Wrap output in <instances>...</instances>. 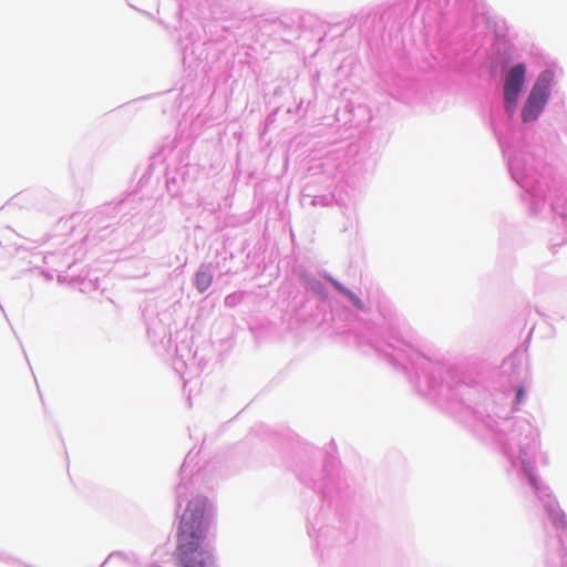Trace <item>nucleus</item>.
<instances>
[{
  "instance_id": "1",
  "label": "nucleus",
  "mask_w": 567,
  "mask_h": 567,
  "mask_svg": "<svg viewBox=\"0 0 567 567\" xmlns=\"http://www.w3.org/2000/svg\"><path fill=\"white\" fill-rule=\"evenodd\" d=\"M209 527V502L195 496L186 505L177 526L173 557L181 567H216V560L204 543Z\"/></svg>"
},
{
  "instance_id": "2",
  "label": "nucleus",
  "mask_w": 567,
  "mask_h": 567,
  "mask_svg": "<svg viewBox=\"0 0 567 567\" xmlns=\"http://www.w3.org/2000/svg\"><path fill=\"white\" fill-rule=\"evenodd\" d=\"M550 81L551 74L548 71L543 72L538 76L522 111V118L524 122H533L538 117L547 103Z\"/></svg>"
},
{
  "instance_id": "3",
  "label": "nucleus",
  "mask_w": 567,
  "mask_h": 567,
  "mask_svg": "<svg viewBox=\"0 0 567 567\" xmlns=\"http://www.w3.org/2000/svg\"><path fill=\"white\" fill-rule=\"evenodd\" d=\"M526 68L523 63L514 65L507 73L504 83L505 109L513 114L525 82Z\"/></svg>"
},
{
  "instance_id": "4",
  "label": "nucleus",
  "mask_w": 567,
  "mask_h": 567,
  "mask_svg": "<svg viewBox=\"0 0 567 567\" xmlns=\"http://www.w3.org/2000/svg\"><path fill=\"white\" fill-rule=\"evenodd\" d=\"M213 282V275L207 270H200L196 274L195 284L200 292L206 291Z\"/></svg>"
},
{
  "instance_id": "5",
  "label": "nucleus",
  "mask_w": 567,
  "mask_h": 567,
  "mask_svg": "<svg viewBox=\"0 0 567 567\" xmlns=\"http://www.w3.org/2000/svg\"><path fill=\"white\" fill-rule=\"evenodd\" d=\"M347 297L351 300V302L354 305V307H357L358 309H363L364 308V305L362 302V300L357 297L353 292L349 291V293L347 295Z\"/></svg>"
},
{
  "instance_id": "6",
  "label": "nucleus",
  "mask_w": 567,
  "mask_h": 567,
  "mask_svg": "<svg viewBox=\"0 0 567 567\" xmlns=\"http://www.w3.org/2000/svg\"><path fill=\"white\" fill-rule=\"evenodd\" d=\"M333 286L340 291L342 292L343 295H348L349 293V289H347L346 287H343L341 284L337 282V281H333Z\"/></svg>"
},
{
  "instance_id": "7",
  "label": "nucleus",
  "mask_w": 567,
  "mask_h": 567,
  "mask_svg": "<svg viewBox=\"0 0 567 567\" xmlns=\"http://www.w3.org/2000/svg\"><path fill=\"white\" fill-rule=\"evenodd\" d=\"M524 396V388H519L516 392V403L519 404Z\"/></svg>"
}]
</instances>
